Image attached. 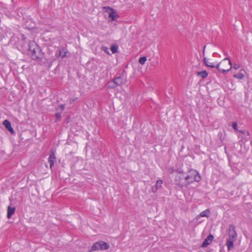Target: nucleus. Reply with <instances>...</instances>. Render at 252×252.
<instances>
[{
  "label": "nucleus",
  "instance_id": "obj_1",
  "mask_svg": "<svg viewBox=\"0 0 252 252\" xmlns=\"http://www.w3.org/2000/svg\"><path fill=\"white\" fill-rule=\"evenodd\" d=\"M29 55L33 60L36 61L40 64H45V62H42L44 57V53L42 52L41 48L34 41L29 42Z\"/></svg>",
  "mask_w": 252,
  "mask_h": 252
},
{
  "label": "nucleus",
  "instance_id": "obj_2",
  "mask_svg": "<svg viewBox=\"0 0 252 252\" xmlns=\"http://www.w3.org/2000/svg\"><path fill=\"white\" fill-rule=\"evenodd\" d=\"M201 179L199 172L195 169H190L185 173V181H186V186H189L194 182H199Z\"/></svg>",
  "mask_w": 252,
  "mask_h": 252
},
{
  "label": "nucleus",
  "instance_id": "obj_3",
  "mask_svg": "<svg viewBox=\"0 0 252 252\" xmlns=\"http://www.w3.org/2000/svg\"><path fill=\"white\" fill-rule=\"evenodd\" d=\"M109 247L110 246L108 244L102 241H100L94 243L89 252L98 250H106L108 249Z\"/></svg>",
  "mask_w": 252,
  "mask_h": 252
},
{
  "label": "nucleus",
  "instance_id": "obj_4",
  "mask_svg": "<svg viewBox=\"0 0 252 252\" xmlns=\"http://www.w3.org/2000/svg\"><path fill=\"white\" fill-rule=\"evenodd\" d=\"M185 174L183 175H177L175 178V183L180 189H182L184 187H188L186 186V181H185Z\"/></svg>",
  "mask_w": 252,
  "mask_h": 252
},
{
  "label": "nucleus",
  "instance_id": "obj_5",
  "mask_svg": "<svg viewBox=\"0 0 252 252\" xmlns=\"http://www.w3.org/2000/svg\"><path fill=\"white\" fill-rule=\"evenodd\" d=\"M125 74V72L124 71L118 76L114 78L113 82L116 86H121L126 83V78Z\"/></svg>",
  "mask_w": 252,
  "mask_h": 252
},
{
  "label": "nucleus",
  "instance_id": "obj_6",
  "mask_svg": "<svg viewBox=\"0 0 252 252\" xmlns=\"http://www.w3.org/2000/svg\"><path fill=\"white\" fill-rule=\"evenodd\" d=\"M228 239L236 240L237 239V233L236 231L235 227L233 225H230L228 229Z\"/></svg>",
  "mask_w": 252,
  "mask_h": 252
},
{
  "label": "nucleus",
  "instance_id": "obj_7",
  "mask_svg": "<svg viewBox=\"0 0 252 252\" xmlns=\"http://www.w3.org/2000/svg\"><path fill=\"white\" fill-rule=\"evenodd\" d=\"M222 63L223 64H227L225 68L221 69V73H224L228 71L232 67V64L230 60L227 57L222 60Z\"/></svg>",
  "mask_w": 252,
  "mask_h": 252
},
{
  "label": "nucleus",
  "instance_id": "obj_8",
  "mask_svg": "<svg viewBox=\"0 0 252 252\" xmlns=\"http://www.w3.org/2000/svg\"><path fill=\"white\" fill-rule=\"evenodd\" d=\"M56 159L55 152L53 150L50 151V156L48 158V161L50 164V167L51 169L54 166V163Z\"/></svg>",
  "mask_w": 252,
  "mask_h": 252
},
{
  "label": "nucleus",
  "instance_id": "obj_9",
  "mask_svg": "<svg viewBox=\"0 0 252 252\" xmlns=\"http://www.w3.org/2000/svg\"><path fill=\"white\" fill-rule=\"evenodd\" d=\"M203 61L204 63L208 67H210L212 68L215 67L217 69H219L220 66V63H217L216 64L214 63L210 62L209 59L206 58V57H204Z\"/></svg>",
  "mask_w": 252,
  "mask_h": 252
},
{
  "label": "nucleus",
  "instance_id": "obj_10",
  "mask_svg": "<svg viewBox=\"0 0 252 252\" xmlns=\"http://www.w3.org/2000/svg\"><path fill=\"white\" fill-rule=\"evenodd\" d=\"M103 11L104 13H106L108 15V16H117L116 11L110 7H103Z\"/></svg>",
  "mask_w": 252,
  "mask_h": 252
},
{
  "label": "nucleus",
  "instance_id": "obj_11",
  "mask_svg": "<svg viewBox=\"0 0 252 252\" xmlns=\"http://www.w3.org/2000/svg\"><path fill=\"white\" fill-rule=\"evenodd\" d=\"M214 239V237L212 234H209L207 237L204 240V242L201 244L202 248H206L209 244L211 243L213 240Z\"/></svg>",
  "mask_w": 252,
  "mask_h": 252
},
{
  "label": "nucleus",
  "instance_id": "obj_12",
  "mask_svg": "<svg viewBox=\"0 0 252 252\" xmlns=\"http://www.w3.org/2000/svg\"><path fill=\"white\" fill-rule=\"evenodd\" d=\"M3 125L5 126V127L12 134H13L14 132V129L11 126V123L10 121L8 120H5L3 122Z\"/></svg>",
  "mask_w": 252,
  "mask_h": 252
},
{
  "label": "nucleus",
  "instance_id": "obj_13",
  "mask_svg": "<svg viewBox=\"0 0 252 252\" xmlns=\"http://www.w3.org/2000/svg\"><path fill=\"white\" fill-rule=\"evenodd\" d=\"M162 183L163 182L161 180H158L156 182V185L152 187V191L154 193L156 192L158 189L161 188Z\"/></svg>",
  "mask_w": 252,
  "mask_h": 252
},
{
  "label": "nucleus",
  "instance_id": "obj_14",
  "mask_svg": "<svg viewBox=\"0 0 252 252\" xmlns=\"http://www.w3.org/2000/svg\"><path fill=\"white\" fill-rule=\"evenodd\" d=\"M68 54L69 53L66 48L63 47L59 50V56H60L62 58L68 57Z\"/></svg>",
  "mask_w": 252,
  "mask_h": 252
},
{
  "label": "nucleus",
  "instance_id": "obj_15",
  "mask_svg": "<svg viewBox=\"0 0 252 252\" xmlns=\"http://www.w3.org/2000/svg\"><path fill=\"white\" fill-rule=\"evenodd\" d=\"M236 240H233V239H227L226 245L227 247V249L228 251H230L234 248V242L236 241Z\"/></svg>",
  "mask_w": 252,
  "mask_h": 252
},
{
  "label": "nucleus",
  "instance_id": "obj_16",
  "mask_svg": "<svg viewBox=\"0 0 252 252\" xmlns=\"http://www.w3.org/2000/svg\"><path fill=\"white\" fill-rule=\"evenodd\" d=\"M15 210L16 209L15 207H11L10 206H8L7 214V217L8 219H10L11 216L15 213Z\"/></svg>",
  "mask_w": 252,
  "mask_h": 252
},
{
  "label": "nucleus",
  "instance_id": "obj_17",
  "mask_svg": "<svg viewBox=\"0 0 252 252\" xmlns=\"http://www.w3.org/2000/svg\"><path fill=\"white\" fill-rule=\"evenodd\" d=\"M245 72V70L241 69L237 74L234 75V77L239 79H242L244 77V73Z\"/></svg>",
  "mask_w": 252,
  "mask_h": 252
},
{
  "label": "nucleus",
  "instance_id": "obj_18",
  "mask_svg": "<svg viewBox=\"0 0 252 252\" xmlns=\"http://www.w3.org/2000/svg\"><path fill=\"white\" fill-rule=\"evenodd\" d=\"M210 214V211L209 209H206L202 212H201L199 214V215L197 217H209Z\"/></svg>",
  "mask_w": 252,
  "mask_h": 252
},
{
  "label": "nucleus",
  "instance_id": "obj_19",
  "mask_svg": "<svg viewBox=\"0 0 252 252\" xmlns=\"http://www.w3.org/2000/svg\"><path fill=\"white\" fill-rule=\"evenodd\" d=\"M196 74L197 76H200L202 78H205L208 76V73L206 70L197 72Z\"/></svg>",
  "mask_w": 252,
  "mask_h": 252
},
{
  "label": "nucleus",
  "instance_id": "obj_20",
  "mask_svg": "<svg viewBox=\"0 0 252 252\" xmlns=\"http://www.w3.org/2000/svg\"><path fill=\"white\" fill-rule=\"evenodd\" d=\"M110 49L113 53H115L118 51V46L116 44L112 45Z\"/></svg>",
  "mask_w": 252,
  "mask_h": 252
},
{
  "label": "nucleus",
  "instance_id": "obj_21",
  "mask_svg": "<svg viewBox=\"0 0 252 252\" xmlns=\"http://www.w3.org/2000/svg\"><path fill=\"white\" fill-rule=\"evenodd\" d=\"M147 60V57H140L139 59V63L142 64L143 65L145 64L146 61Z\"/></svg>",
  "mask_w": 252,
  "mask_h": 252
},
{
  "label": "nucleus",
  "instance_id": "obj_22",
  "mask_svg": "<svg viewBox=\"0 0 252 252\" xmlns=\"http://www.w3.org/2000/svg\"><path fill=\"white\" fill-rule=\"evenodd\" d=\"M56 117V121H59L61 119V114L59 113H57L55 114Z\"/></svg>",
  "mask_w": 252,
  "mask_h": 252
},
{
  "label": "nucleus",
  "instance_id": "obj_23",
  "mask_svg": "<svg viewBox=\"0 0 252 252\" xmlns=\"http://www.w3.org/2000/svg\"><path fill=\"white\" fill-rule=\"evenodd\" d=\"M117 17H108L107 20L109 22H112L113 21H115V20L117 19Z\"/></svg>",
  "mask_w": 252,
  "mask_h": 252
},
{
  "label": "nucleus",
  "instance_id": "obj_24",
  "mask_svg": "<svg viewBox=\"0 0 252 252\" xmlns=\"http://www.w3.org/2000/svg\"><path fill=\"white\" fill-rule=\"evenodd\" d=\"M176 172H177V175H183V174H185L183 170H182V169H178L176 170Z\"/></svg>",
  "mask_w": 252,
  "mask_h": 252
},
{
  "label": "nucleus",
  "instance_id": "obj_25",
  "mask_svg": "<svg viewBox=\"0 0 252 252\" xmlns=\"http://www.w3.org/2000/svg\"><path fill=\"white\" fill-rule=\"evenodd\" d=\"M232 127L234 128L235 130L239 131L237 127H238V124L236 122H234L232 124Z\"/></svg>",
  "mask_w": 252,
  "mask_h": 252
},
{
  "label": "nucleus",
  "instance_id": "obj_26",
  "mask_svg": "<svg viewBox=\"0 0 252 252\" xmlns=\"http://www.w3.org/2000/svg\"><path fill=\"white\" fill-rule=\"evenodd\" d=\"M240 132L243 134H247V135H250V132L247 130H239Z\"/></svg>",
  "mask_w": 252,
  "mask_h": 252
},
{
  "label": "nucleus",
  "instance_id": "obj_27",
  "mask_svg": "<svg viewBox=\"0 0 252 252\" xmlns=\"http://www.w3.org/2000/svg\"><path fill=\"white\" fill-rule=\"evenodd\" d=\"M102 50H103L105 52H106L107 54H109V52H108V48H107L106 47H104L103 46L102 47Z\"/></svg>",
  "mask_w": 252,
  "mask_h": 252
},
{
  "label": "nucleus",
  "instance_id": "obj_28",
  "mask_svg": "<svg viewBox=\"0 0 252 252\" xmlns=\"http://www.w3.org/2000/svg\"><path fill=\"white\" fill-rule=\"evenodd\" d=\"M240 67V65L237 64H234L233 65V68L235 69H238Z\"/></svg>",
  "mask_w": 252,
  "mask_h": 252
},
{
  "label": "nucleus",
  "instance_id": "obj_29",
  "mask_svg": "<svg viewBox=\"0 0 252 252\" xmlns=\"http://www.w3.org/2000/svg\"><path fill=\"white\" fill-rule=\"evenodd\" d=\"M60 108H61V110H62V111H63V110H64V105H63V104H61V105H60Z\"/></svg>",
  "mask_w": 252,
  "mask_h": 252
},
{
  "label": "nucleus",
  "instance_id": "obj_30",
  "mask_svg": "<svg viewBox=\"0 0 252 252\" xmlns=\"http://www.w3.org/2000/svg\"><path fill=\"white\" fill-rule=\"evenodd\" d=\"M77 98H76L75 99H70L69 101H70V103H72Z\"/></svg>",
  "mask_w": 252,
  "mask_h": 252
},
{
  "label": "nucleus",
  "instance_id": "obj_31",
  "mask_svg": "<svg viewBox=\"0 0 252 252\" xmlns=\"http://www.w3.org/2000/svg\"><path fill=\"white\" fill-rule=\"evenodd\" d=\"M22 38L23 40H25L26 39V37L24 34H22Z\"/></svg>",
  "mask_w": 252,
  "mask_h": 252
},
{
  "label": "nucleus",
  "instance_id": "obj_32",
  "mask_svg": "<svg viewBox=\"0 0 252 252\" xmlns=\"http://www.w3.org/2000/svg\"><path fill=\"white\" fill-rule=\"evenodd\" d=\"M173 172V169H172L171 170V172H170V173H172Z\"/></svg>",
  "mask_w": 252,
  "mask_h": 252
},
{
  "label": "nucleus",
  "instance_id": "obj_33",
  "mask_svg": "<svg viewBox=\"0 0 252 252\" xmlns=\"http://www.w3.org/2000/svg\"><path fill=\"white\" fill-rule=\"evenodd\" d=\"M206 46H204V49H203V53L204 52V50H205V48Z\"/></svg>",
  "mask_w": 252,
  "mask_h": 252
},
{
  "label": "nucleus",
  "instance_id": "obj_34",
  "mask_svg": "<svg viewBox=\"0 0 252 252\" xmlns=\"http://www.w3.org/2000/svg\"><path fill=\"white\" fill-rule=\"evenodd\" d=\"M224 150H225V152L226 153V147L224 148Z\"/></svg>",
  "mask_w": 252,
  "mask_h": 252
}]
</instances>
